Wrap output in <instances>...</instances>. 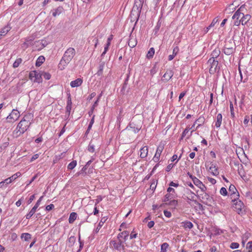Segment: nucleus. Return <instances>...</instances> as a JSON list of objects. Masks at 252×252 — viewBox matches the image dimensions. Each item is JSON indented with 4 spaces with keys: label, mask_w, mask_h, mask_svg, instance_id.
Returning a JSON list of instances; mask_svg holds the SVG:
<instances>
[{
    "label": "nucleus",
    "mask_w": 252,
    "mask_h": 252,
    "mask_svg": "<svg viewBox=\"0 0 252 252\" xmlns=\"http://www.w3.org/2000/svg\"><path fill=\"white\" fill-rule=\"evenodd\" d=\"M166 204L175 208L178 204V201L176 200L173 199L172 200H169V202L166 203Z\"/></svg>",
    "instance_id": "obj_36"
},
{
    "label": "nucleus",
    "mask_w": 252,
    "mask_h": 252,
    "mask_svg": "<svg viewBox=\"0 0 252 252\" xmlns=\"http://www.w3.org/2000/svg\"><path fill=\"white\" fill-rule=\"evenodd\" d=\"M208 63L210 64L209 72L211 74H214L219 70L220 67L218 65L219 62L218 61L210 59L208 61Z\"/></svg>",
    "instance_id": "obj_6"
},
{
    "label": "nucleus",
    "mask_w": 252,
    "mask_h": 252,
    "mask_svg": "<svg viewBox=\"0 0 252 252\" xmlns=\"http://www.w3.org/2000/svg\"><path fill=\"white\" fill-rule=\"evenodd\" d=\"M169 245L167 243H164L161 245V249L160 252H166Z\"/></svg>",
    "instance_id": "obj_35"
},
{
    "label": "nucleus",
    "mask_w": 252,
    "mask_h": 252,
    "mask_svg": "<svg viewBox=\"0 0 252 252\" xmlns=\"http://www.w3.org/2000/svg\"><path fill=\"white\" fill-rule=\"evenodd\" d=\"M222 116L221 114H218L216 116V121L215 123V126L217 128H220L222 122Z\"/></svg>",
    "instance_id": "obj_15"
},
{
    "label": "nucleus",
    "mask_w": 252,
    "mask_h": 252,
    "mask_svg": "<svg viewBox=\"0 0 252 252\" xmlns=\"http://www.w3.org/2000/svg\"><path fill=\"white\" fill-rule=\"evenodd\" d=\"M193 182L196 186L198 187L201 189V191L205 192L207 189V188L201 181H200L196 177H194L193 178Z\"/></svg>",
    "instance_id": "obj_8"
},
{
    "label": "nucleus",
    "mask_w": 252,
    "mask_h": 252,
    "mask_svg": "<svg viewBox=\"0 0 252 252\" xmlns=\"http://www.w3.org/2000/svg\"><path fill=\"white\" fill-rule=\"evenodd\" d=\"M54 208V205L53 204H51L50 205H47L46 207V210L49 211L51 210Z\"/></svg>",
    "instance_id": "obj_58"
},
{
    "label": "nucleus",
    "mask_w": 252,
    "mask_h": 252,
    "mask_svg": "<svg viewBox=\"0 0 252 252\" xmlns=\"http://www.w3.org/2000/svg\"><path fill=\"white\" fill-rule=\"evenodd\" d=\"M228 193L232 202H235L237 199H239V193L234 185H230L228 189Z\"/></svg>",
    "instance_id": "obj_5"
},
{
    "label": "nucleus",
    "mask_w": 252,
    "mask_h": 252,
    "mask_svg": "<svg viewBox=\"0 0 252 252\" xmlns=\"http://www.w3.org/2000/svg\"><path fill=\"white\" fill-rule=\"evenodd\" d=\"M22 60L21 58H18L16 60L14 63L13 64V66L14 68H16L19 66L20 64L22 63Z\"/></svg>",
    "instance_id": "obj_37"
},
{
    "label": "nucleus",
    "mask_w": 252,
    "mask_h": 252,
    "mask_svg": "<svg viewBox=\"0 0 252 252\" xmlns=\"http://www.w3.org/2000/svg\"><path fill=\"white\" fill-rule=\"evenodd\" d=\"M167 191L168 193L174 194L175 193V189L173 188L170 187L167 189Z\"/></svg>",
    "instance_id": "obj_62"
},
{
    "label": "nucleus",
    "mask_w": 252,
    "mask_h": 252,
    "mask_svg": "<svg viewBox=\"0 0 252 252\" xmlns=\"http://www.w3.org/2000/svg\"><path fill=\"white\" fill-rule=\"evenodd\" d=\"M179 51V47L177 46H176L173 48L172 55L175 57L177 55Z\"/></svg>",
    "instance_id": "obj_49"
},
{
    "label": "nucleus",
    "mask_w": 252,
    "mask_h": 252,
    "mask_svg": "<svg viewBox=\"0 0 252 252\" xmlns=\"http://www.w3.org/2000/svg\"><path fill=\"white\" fill-rule=\"evenodd\" d=\"M239 244L236 242H233L230 244V248L232 249H236L238 248Z\"/></svg>",
    "instance_id": "obj_45"
},
{
    "label": "nucleus",
    "mask_w": 252,
    "mask_h": 252,
    "mask_svg": "<svg viewBox=\"0 0 252 252\" xmlns=\"http://www.w3.org/2000/svg\"><path fill=\"white\" fill-rule=\"evenodd\" d=\"M45 61V58L43 56H39L36 60L35 64L37 66H39Z\"/></svg>",
    "instance_id": "obj_26"
},
{
    "label": "nucleus",
    "mask_w": 252,
    "mask_h": 252,
    "mask_svg": "<svg viewBox=\"0 0 252 252\" xmlns=\"http://www.w3.org/2000/svg\"><path fill=\"white\" fill-rule=\"evenodd\" d=\"M210 171L214 176H217L219 174V172L218 169L216 168L215 165L212 164L209 168Z\"/></svg>",
    "instance_id": "obj_24"
},
{
    "label": "nucleus",
    "mask_w": 252,
    "mask_h": 252,
    "mask_svg": "<svg viewBox=\"0 0 252 252\" xmlns=\"http://www.w3.org/2000/svg\"><path fill=\"white\" fill-rule=\"evenodd\" d=\"M190 130V128H189V127H187L186 128L182 133L181 138L183 139L184 137H185Z\"/></svg>",
    "instance_id": "obj_46"
},
{
    "label": "nucleus",
    "mask_w": 252,
    "mask_h": 252,
    "mask_svg": "<svg viewBox=\"0 0 252 252\" xmlns=\"http://www.w3.org/2000/svg\"><path fill=\"white\" fill-rule=\"evenodd\" d=\"M34 75L35 76V81L39 83L41 81V76L39 75L36 72L34 71Z\"/></svg>",
    "instance_id": "obj_42"
},
{
    "label": "nucleus",
    "mask_w": 252,
    "mask_h": 252,
    "mask_svg": "<svg viewBox=\"0 0 252 252\" xmlns=\"http://www.w3.org/2000/svg\"><path fill=\"white\" fill-rule=\"evenodd\" d=\"M155 224V222L153 220H151L150 221H149L148 223V227L149 228H151L152 227H153L154 226Z\"/></svg>",
    "instance_id": "obj_60"
},
{
    "label": "nucleus",
    "mask_w": 252,
    "mask_h": 252,
    "mask_svg": "<svg viewBox=\"0 0 252 252\" xmlns=\"http://www.w3.org/2000/svg\"><path fill=\"white\" fill-rule=\"evenodd\" d=\"M112 39H113V35H110L109 37L107 38V43L105 45L104 48H106V49H109V47L110 45L111 42V40H112Z\"/></svg>",
    "instance_id": "obj_38"
},
{
    "label": "nucleus",
    "mask_w": 252,
    "mask_h": 252,
    "mask_svg": "<svg viewBox=\"0 0 252 252\" xmlns=\"http://www.w3.org/2000/svg\"><path fill=\"white\" fill-rule=\"evenodd\" d=\"M75 55V51L73 48H68L64 52L62 58L58 67L61 70H63L68 64L71 62Z\"/></svg>",
    "instance_id": "obj_2"
},
{
    "label": "nucleus",
    "mask_w": 252,
    "mask_h": 252,
    "mask_svg": "<svg viewBox=\"0 0 252 252\" xmlns=\"http://www.w3.org/2000/svg\"><path fill=\"white\" fill-rule=\"evenodd\" d=\"M82 83L83 80L81 78H77L75 80L72 81L70 85L72 88H75L80 86Z\"/></svg>",
    "instance_id": "obj_12"
},
{
    "label": "nucleus",
    "mask_w": 252,
    "mask_h": 252,
    "mask_svg": "<svg viewBox=\"0 0 252 252\" xmlns=\"http://www.w3.org/2000/svg\"><path fill=\"white\" fill-rule=\"evenodd\" d=\"M205 122V118L204 117L200 116L197 119L195 122L194 123H198L199 124H201V125L203 124Z\"/></svg>",
    "instance_id": "obj_44"
},
{
    "label": "nucleus",
    "mask_w": 252,
    "mask_h": 252,
    "mask_svg": "<svg viewBox=\"0 0 252 252\" xmlns=\"http://www.w3.org/2000/svg\"><path fill=\"white\" fill-rule=\"evenodd\" d=\"M235 201L236 202L234 204L235 205L236 211L239 214H242V209L244 207V205L243 202L238 199H237Z\"/></svg>",
    "instance_id": "obj_10"
},
{
    "label": "nucleus",
    "mask_w": 252,
    "mask_h": 252,
    "mask_svg": "<svg viewBox=\"0 0 252 252\" xmlns=\"http://www.w3.org/2000/svg\"><path fill=\"white\" fill-rule=\"evenodd\" d=\"M37 209V208L34 206L30 212L26 215V219H30L35 213Z\"/></svg>",
    "instance_id": "obj_23"
},
{
    "label": "nucleus",
    "mask_w": 252,
    "mask_h": 252,
    "mask_svg": "<svg viewBox=\"0 0 252 252\" xmlns=\"http://www.w3.org/2000/svg\"><path fill=\"white\" fill-rule=\"evenodd\" d=\"M126 129L129 130H132L135 133H138L141 129V126H136L133 122L130 123L128 126H127Z\"/></svg>",
    "instance_id": "obj_11"
},
{
    "label": "nucleus",
    "mask_w": 252,
    "mask_h": 252,
    "mask_svg": "<svg viewBox=\"0 0 252 252\" xmlns=\"http://www.w3.org/2000/svg\"><path fill=\"white\" fill-rule=\"evenodd\" d=\"M218 21H219L217 17L215 18L213 20L211 24L208 27V29H211V28L214 27L215 25L218 22Z\"/></svg>",
    "instance_id": "obj_41"
},
{
    "label": "nucleus",
    "mask_w": 252,
    "mask_h": 252,
    "mask_svg": "<svg viewBox=\"0 0 252 252\" xmlns=\"http://www.w3.org/2000/svg\"><path fill=\"white\" fill-rule=\"evenodd\" d=\"M104 66V63H101L99 66V69L97 71V75H101L102 73L103 69Z\"/></svg>",
    "instance_id": "obj_40"
},
{
    "label": "nucleus",
    "mask_w": 252,
    "mask_h": 252,
    "mask_svg": "<svg viewBox=\"0 0 252 252\" xmlns=\"http://www.w3.org/2000/svg\"><path fill=\"white\" fill-rule=\"evenodd\" d=\"M220 194L223 196H226L228 194V192L226 188L222 187L220 191Z\"/></svg>",
    "instance_id": "obj_43"
},
{
    "label": "nucleus",
    "mask_w": 252,
    "mask_h": 252,
    "mask_svg": "<svg viewBox=\"0 0 252 252\" xmlns=\"http://www.w3.org/2000/svg\"><path fill=\"white\" fill-rule=\"evenodd\" d=\"M3 182L5 184V187H6L7 186L10 184L12 181V180H11V178L10 177L5 179L4 180H3Z\"/></svg>",
    "instance_id": "obj_51"
},
{
    "label": "nucleus",
    "mask_w": 252,
    "mask_h": 252,
    "mask_svg": "<svg viewBox=\"0 0 252 252\" xmlns=\"http://www.w3.org/2000/svg\"><path fill=\"white\" fill-rule=\"evenodd\" d=\"M230 115L232 118L234 119L235 117L234 107L233 103L231 101H230Z\"/></svg>",
    "instance_id": "obj_34"
},
{
    "label": "nucleus",
    "mask_w": 252,
    "mask_h": 252,
    "mask_svg": "<svg viewBox=\"0 0 252 252\" xmlns=\"http://www.w3.org/2000/svg\"><path fill=\"white\" fill-rule=\"evenodd\" d=\"M236 50V46L234 41L232 40L226 42L224 46L223 52L227 56L233 54Z\"/></svg>",
    "instance_id": "obj_4"
},
{
    "label": "nucleus",
    "mask_w": 252,
    "mask_h": 252,
    "mask_svg": "<svg viewBox=\"0 0 252 252\" xmlns=\"http://www.w3.org/2000/svg\"><path fill=\"white\" fill-rule=\"evenodd\" d=\"M11 30V27L9 25H6L2 28L0 31V35L3 37L6 35L8 32Z\"/></svg>",
    "instance_id": "obj_16"
},
{
    "label": "nucleus",
    "mask_w": 252,
    "mask_h": 252,
    "mask_svg": "<svg viewBox=\"0 0 252 252\" xmlns=\"http://www.w3.org/2000/svg\"><path fill=\"white\" fill-rule=\"evenodd\" d=\"M164 215L166 217L170 218L171 217V213L170 211L164 210Z\"/></svg>",
    "instance_id": "obj_54"
},
{
    "label": "nucleus",
    "mask_w": 252,
    "mask_h": 252,
    "mask_svg": "<svg viewBox=\"0 0 252 252\" xmlns=\"http://www.w3.org/2000/svg\"><path fill=\"white\" fill-rule=\"evenodd\" d=\"M164 145L163 143H160L157 149L155 155L160 157L162 152L164 149Z\"/></svg>",
    "instance_id": "obj_21"
},
{
    "label": "nucleus",
    "mask_w": 252,
    "mask_h": 252,
    "mask_svg": "<svg viewBox=\"0 0 252 252\" xmlns=\"http://www.w3.org/2000/svg\"><path fill=\"white\" fill-rule=\"evenodd\" d=\"M20 112L17 109H13L11 112L6 117V120L8 123H14L17 121L20 117Z\"/></svg>",
    "instance_id": "obj_7"
},
{
    "label": "nucleus",
    "mask_w": 252,
    "mask_h": 252,
    "mask_svg": "<svg viewBox=\"0 0 252 252\" xmlns=\"http://www.w3.org/2000/svg\"><path fill=\"white\" fill-rule=\"evenodd\" d=\"M137 44L135 39L130 38L128 41V44L130 48L134 47Z\"/></svg>",
    "instance_id": "obj_31"
},
{
    "label": "nucleus",
    "mask_w": 252,
    "mask_h": 252,
    "mask_svg": "<svg viewBox=\"0 0 252 252\" xmlns=\"http://www.w3.org/2000/svg\"><path fill=\"white\" fill-rule=\"evenodd\" d=\"M35 198V195L34 194H33L32 195H31L29 199V200L28 201V204H30L32 202V201Z\"/></svg>",
    "instance_id": "obj_61"
},
{
    "label": "nucleus",
    "mask_w": 252,
    "mask_h": 252,
    "mask_svg": "<svg viewBox=\"0 0 252 252\" xmlns=\"http://www.w3.org/2000/svg\"><path fill=\"white\" fill-rule=\"evenodd\" d=\"M181 224H182V226L185 229L188 228L189 229H190L193 226L192 223L191 222H190L189 221H188V220L182 221L181 222Z\"/></svg>",
    "instance_id": "obj_18"
},
{
    "label": "nucleus",
    "mask_w": 252,
    "mask_h": 252,
    "mask_svg": "<svg viewBox=\"0 0 252 252\" xmlns=\"http://www.w3.org/2000/svg\"><path fill=\"white\" fill-rule=\"evenodd\" d=\"M129 235V233L126 230L119 233L116 240L110 241V247L119 252L125 251V247L127 246L126 241L128 239Z\"/></svg>",
    "instance_id": "obj_1"
},
{
    "label": "nucleus",
    "mask_w": 252,
    "mask_h": 252,
    "mask_svg": "<svg viewBox=\"0 0 252 252\" xmlns=\"http://www.w3.org/2000/svg\"><path fill=\"white\" fill-rule=\"evenodd\" d=\"M208 181L213 185H214L216 183V180L212 178H208Z\"/></svg>",
    "instance_id": "obj_64"
},
{
    "label": "nucleus",
    "mask_w": 252,
    "mask_h": 252,
    "mask_svg": "<svg viewBox=\"0 0 252 252\" xmlns=\"http://www.w3.org/2000/svg\"><path fill=\"white\" fill-rule=\"evenodd\" d=\"M94 123V117H93L92 118V119H91V121L90 122V124H89V125L88 127V129L87 130L86 133L89 132L90 130L91 129L92 126H93Z\"/></svg>",
    "instance_id": "obj_47"
},
{
    "label": "nucleus",
    "mask_w": 252,
    "mask_h": 252,
    "mask_svg": "<svg viewBox=\"0 0 252 252\" xmlns=\"http://www.w3.org/2000/svg\"><path fill=\"white\" fill-rule=\"evenodd\" d=\"M22 239H24L25 241H28L31 239L32 235L28 233H22L21 236Z\"/></svg>",
    "instance_id": "obj_29"
},
{
    "label": "nucleus",
    "mask_w": 252,
    "mask_h": 252,
    "mask_svg": "<svg viewBox=\"0 0 252 252\" xmlns=\"http://www.w3.org/2000/svg\"><path fill=\"white\" fill-rule=\"evenodd\" d=\"M246 247L249 250L248 252H252V241L249 242L247 244Z\"/></svg>",
    "instance_id": "obj_50"
},
{
    "label": "nucleus",
    "mask_w": 252,
    "mask_h": 252,
    "mask_svg": "<svg viewBox=\"0 0 252 252\" xmlns=\"http://www.w3.org/2000/svg\"><path fill=\"white\" fill-rule=\"evenodd\" d=\"M140 157L141 158H145L147 156L148 153V148L147 146H144L140 149Z\"/></svg>",
    "instance_id": "obj_17"
},
{
    "label": "nucleus",
    "mask_w": 252,
    "mask_h": 252,
    "mask_svg": "<svg viewBox=\"0 0 252 252\" xmlns=\"http://www.w3.org/2000/svg\"><path fill=\"white\" fill-rule=\"evenodd\" d=\"M63 8L62 6H59L57 8L54 9L52 12V15L54 17H56L57 16L59 15L63 11Z\"/></svg>",
    "instance_id": "obj_20"
},
{
    "label": "nucleus",
    "mask_w": 252,
    "mask_h": 252,
    "mask_svg": "<svg viewBox=\"0 0 252 252\" xmlns=\"http://www.w3.org/2000/svg\"><path fill=\"white\" fill-rule=\"evenodd\" d=\"M251 16L250 14L244 15L243 13L242 17L240 19L241 21V24L242 25H245L251 19Z\"/></svg>",
    "instance_id": "obj_14"
},
{
    "label": "nucleus",
    "mask_w": 252,
    "mask_h": 252,
    "mask_svg": "<svg viewBox=\"0 0 252 252\" xmlns=\"http://www.w3.org/2000/svg\"><path fill=\"white\" fill-rule=\"evenodd\" d=\"M42 76L45 80H49L51 78V75L49 73L44 72L42 74Z\"/></svg>",
    "instance_id": "obj_48"
},
{
    "label": "nucleus",
    "mask_w": 252,
    "mask_h": 252,
    "mask_svg": "<svg viewBox=\"0 0 252 252\" xmlns=\"http://www.w3.org/2000/svg\"><path fill=\"white\" fill-rule=\"evenodd\" d=\"M66 105H72V101L70 94H68Z\"/></svg>",
    "instance_id": "obj_53"
},
{
    "label": "nucleus",
    "mask_w": 252,
    "mask_h": 252,
    "mask_svg": "<svg viewBox=\"0 0 252 252\" xmlns=\"http://www.w3.org/2000/svg\"><path fill=\"white\" fill-rule=\"evenodd\" d=\"M174 197H175L174 194L168 193L165 195V198L164 199V201L165 202H167V201H169L170 199L174 198Z\"/></svg>",
    "instance_id": "obj_30"
},
{
    "label": "nucleus",
    "mask_w": 252,
    "mask_h": 252,
    "mask_svg": "<svg viewBox=\"0 0 252 252\" xmlns=\"http://www.w3.org/2000/svg\"><path fill=\"white\" fill-rule=\"evenodd\" d=\"M95 157L94 156H92L90 160H89L86 164V166H88L91 164V163L95 159Z\"/></svg>",
    "instance_id": "obj_52"
},
{
    "label": "nucleus",
    "mask_w": 252,
    "mask_h": 252,
    "mask_svg": "<svg viewBox=\"0 0 252 252\" xmlns=\"http://www.w3.org/2000/svg\"><path fill=\"white\" fill-rule=\"evenodd\" d=\"M88 151L92 153H93L95 152V145L93 143V142L91 141L87 148Z\"/></svg>",
    "instance_id": "obj_27"
},
{
    "label": "nucleus",
    "mask_w": 252,
    "mask_h": 252,
    "mask_svg": "<svg viewBox=\"0 0 252 252\" xmlns=\"http://www.w3.org/2000/svg\"><path fill=\"white\" fill-rule=\"evenodd\" d=\"M21 176V173L19 172H18L16 173L15 174H13L11 177H10V178H11V180H12V181L13 182L14 180H15L18 177H19Z\"/></svg>",
    "instance_id": "obj_39"
},
{
    "label": "nucleus",
    "mask_w": 252,
    "mask_h": 252,
    "mask_svg": "<svg viewBox=\"0 0 252 252\" xmlns=\"http://www.w3.org/2000/svg\"><path fill=\"white\" fill-rule=\"evenodd\" d=\"M43 198V196H41L39 199L37 201L36 203H35V204L34 205V206H35L36 207L38 208L39 207V206L40 205V202L41 201H42V199Z\"/></svg>",
    "instance_id": "obj_55"
},
{
    "label": "nucleus",
    "mask_w": 252,
    "mask_h": 252,
    "mask_svg": "<svg viewBox=\"0 0 252 252\" xmlns=\"http://www.w3.org/2000/svg\"><path fill=\"white\" fill-rule=\"evenodd\" d=\"M173 72L172 70L169 69L167 70L164 74L163 75V78L166 81H168L173 76Z\"/></svg>",
    "instance_id": "obj_13"
},
{
    "label": "nucleus",
    "mask_w": 252,
    "mask_h": 252,
    "mask_svg": "<svg viewBox=\"0 0 252 252\" xmlns=\"http://www.w3.org/2000/svg\"><path fill=\"white\" fill-rule=\"evenodd\" d=\"M39 157L38 154H36L34 155L31 158V161L32 162L37 159Z\"/></svg>",
    "instance_id": "obj_63"
},
{
    "label": "nucleus",
    "mask_w": 252,
    "mask_h": 252,
    "mask_svg": "<svg viewBox=\"0 0 252 252\" xmlns=\"http://www.w3.org/2000/svg\"><path fill=\"white\" fill-rule=\"evenodd\" d=\"M77 216V214L75 212L71 213L69 217V222L70 223H72L74 220L76 219Z\"/></svg>",
    "instance_id": "obj_25"
},
{
    "label": "nucleus",
    "mask_w": 252,
    "mask_h": 252,
    "mask_svg": "<svg viewBox=\"0 0 252 252\" xmlns=\"http://www.w3.org/2000/svg\"><path fill=\"white\" fill-rule=\"evenodd\" d=\"M105 222V220L103 221L102 220L99 222L98 224L97 225L96 228L94 230V233H97L100 229L101 228L102 225L103 224L104 222Z\"/></svg>",
    "instance_id": "obj_33"
},
{
    "label": "nucleus",
    "mask_w": 252,
    "mask_h": 252,
    "mask_svg": "<svg viewBox=\"0 0 252 252\" xmlns=\"http://www.w3.org/2000/svg\"><path fill=\"white\" fill-rule=\"evenodd\" d=\"M155 54V49L153 47H151L148 51L147 54V58L148 59H151L153 57Z\"/></svg>",
    "instance_id": "obj_28"
},
{
    "label": "nucleus",
    "mask_w": 252,
    "mask_h": 252,
    "mask_svg": "<svg viewBox=\"0 0 252 252\" xmlns=\"http://www.w3.org/2000/svg\"><path fill=\"white\" fill-rule=\"evenodd\" d=\"M242 7H241L240 8H239L234 14V15L232 16V19L235 20H238L240 17H241V16L243 15V13L241 12V9Z\"/></svg>",
    "instance_id": "obj_22"
},
{
    "label": "nucleus",
    "mask_w": 252,
    "mask_h": 252,
    "mask_svg": "<svg viewBox=\"0 0 252 252\" xmlns=\"http://www.w3.org/2000/svg\"><path fill=\"white\" fill-rule=\"evenodd\" d=\"M220 51L219 48L215 49L211 53V58L210 59H215L217 58L220 55Z\"/></svg>",
    "instance_id": "obj_19"
},
{
    "label": "nucleus",
    "mask_w": 252,
    "mask_h": 252,
    "mask_svg": "<svg viewBox=\"0 0 252 252\" xmlns=\"http://www.w3.org/2000/svg\"><path fill=\"white\" fill-rule=\"evenodd\" d=\"M37 177V175H34L32 178V179L27 183V186H29L31 184H32V182H33L34 181V180Z\"/></svg>",
    "instance_id": "obj_59"
},
{
    "label": "nucleus",
    "mask_w": 252,
    "mask_h": 252,
    "mask_svg": "<svg viewBox=\"0 0 252 252\" xmlns=\"http://www.w3.org/2000/svg\"><path fill=\"white\" fill-rule=\"evenodd\" d=\"M137 234L135 233L134 230H133L129 235V238L130 239H132L133 238H135L137 237Z\"/></svg>",
    "instance_id": "obj_56"
},
{
    "label": "nucleus",
    "mask_w": 252,
    "mask_h": 252,
    "mask_svg": "<svg viewBox=\"0 0 252 252\" xmlns=\"http://www.w3.org/2000/svg\"><path fill=\"white\" fill-rule=\"evenodd\" d=\"M77 165V161L76 160H73L70 162L67 165V168L69 170H72Z\"/></svg>",
    "instance_id": "obj_32"
},
{
    "label": "nucleus",
    "mask_w": 252,
    "mask_h": 252,
    "mask_svg": "<svg viewBox=\"0 0 252 252\" xmlns=\"http://www.w3.org/2000/svg\"><path fill=\"white\" fill-rule=\"evenodd\" d=\"M143 5V3L141 2L140 1H136L134 2V4L132 8V12L136 11V13L137 15H139L141 13V9L142 8Z\"/></svg>",
    "instance_id": "obj_9"
},
{
    "label": "nucleus",
    "mask_w": 252,
    "mask_h": 252,
    "mask_svg": "<svg viewBox=\"0 0 252 252\" xmlns=\"http://www.w3.org/2000/svg\"><path fill=\"white\" fill-rule=\"evenodd\" d=\"M30 45V43H27L25 41L21 45L23 49L27 48Z\"/></svg>",
    "instance_id": "obj_57"
},
{
    "label": "nucleus",
    "mask_w": 252,
    "mask_h": 252,
    "mask_svg": "<svg viewBox=\"0 0 252 252\" xmlns=\"http://www.w3.org/2000/svg\"><path fill=\"white\" fill-rule=\"evenodd\" d=\"M31 122L25 116L18 123L16 128L13 131V136L14 137H18L24 133L29 128Z\"/></svg>",
    "instance_id": "obj_3"
}]
</instances>
